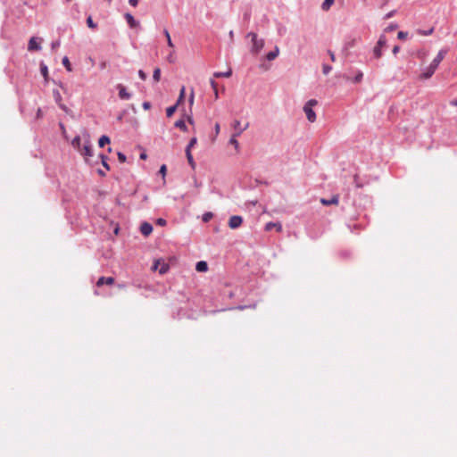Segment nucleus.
<instances>
[{
  "label": "nucleus",
  "mask_w": 457,
  "mask_h": 457,
  "mask_svg": "<svg viewBox=\"0 0 457 457\" xmlns=\"http://www.w3.org/2000/svg\"><path fill=\"white\" fill-rule=\"evenodd\" d=\"M247 38H250L252 41V46L250 48V52L253 54H257L264 46V40L262 38H259L257 34L254 32H249L246 35Z\"/></svg>",
  "instance_id": "f257e3e1"
},
{
  "label": "nucleus",
  "mask_w": 457,
  "mask_h": 457,
  "mask_svg": "<svg viewBox=\"0 0 457 457\" xmlns=\"http://www.w3.org/2000/svg\"><path fill=\"white\" fill-rule=\"evenodd\" d=\"M318 104L317 100L310 99L307 101L303 106V112L306 115L307 120L310 122H314L316 120V113L313 111L312 107Z\"/></svg>",
  "instance_id": "f03ea898"
},
{
  "label": "nucleus",
  "mask_w": 457,
  "mask_h": 457,
  "mask_svg": "<svg viewBox=\"0 0 457 457\" xmlns=\"http://www.w3.org/2000/svg\"><path fill=\"white\" fill-rule=\"evenodd\" d=\"M80 154L85 157V159L87 161V158L93 156V148L89 140V136L87 134L86 138L84 141V145L79 151Z\"/></svg>",
  "instance_id": "7ed1b4c3"
},
{
  "label": "nucleus",
  "mask_w": 457,
  "mask_h": 457,
  "mask_svg": "<svg viewBox=\"0 0 457 457\" xmlns=\"http://www.w3.org/2000/svg\"><path fill=\"white\" fill-rule=\"evenodd\" d=\"M386 38L384 35H381L373 49V54L376 58H380L382 55V47L386 45Z\"/></svg>",
  "instance_id": "20e7f679"
},
{
  "label": "nucleus",
  "mask_w": 457,
  "mask_h": 457,
  "mask_svg": "<svg viewBox=\"0 0 457 457\" xmlns=\"http://www.w3.org/2000/svg\"><path fill=\"white\" fill-rule=\"evenodd\" d=\"M232 128L235 129L233 133L235 136H240L245 129H248L249 123H246L244 127L241 126V122L238 120H235L232 124Z\"/></svg>",
  "instance_id": "39448f33"
},
{
  "label": "nucleus",
  "mask_w": 457,
  "mask_h": 457,
  "mask_svg": "<svg viewBox=\"0 0 457 457\" xmlns=\"http://www.w3.org/2000/svg\"><path fill=\"white\" fill-rule=\"evenodd\" d=\"M243 218L239 215H233L229 218L228 227L232 229H236L241 226Z\"/></svg>",
  "instance_id": "423d86ee"
},
{
  "label": "nucleus",
  "mask_w": 457,
  "mask_h": 457,
  "mask_svg": "<svg viewBox=\"0 0 457 457\" xmlns=\"http://www.w3.org/2000/svg\"><path fill=\"white\" fill-rule=\"evenodd\" d=\"M124 17L129 28L134 29L140 26V22L137 21L131 13L127 12Z\"/></svg>",
  "instance_id": "0eeeda50"
},
{
  "label": "nucleus",
  "mask_w": 457,
  "mask_h": 457,
  "mask_svg": "<svg viewBox=\"0 0 457 457\" xmlns=\"http://www.w3.org/2000/svg\"><path fill=\"white\" fill-rule=\"evenodd\" d=\"M117 89L119 91V97L122 100H129L131 97V94L129 93L126 87L122 84L117 85Z\"/></svg>",
  "instance_id": "6e6552de"
},
{
  "label": "nucleus",
  "mask_w": 457,
  "mask_h": 457,
  "mask_svg": "<svg viewBox=\"0 0 457 457\" xmlns=\"http://www.w3.org/2000/svg\"><path fill=\"white\" fill-rule=\"evenodd\" d=\"M29 51H37L41 49L40 42H37L36 37H31L29 41L28 46Z\"/></svg>",
  "instance_id": "1a4fd4ad"
},
{
  "label": "nucleus",
  "mask_w": 457,
  "mask_h": 457,
  "mask_svg": "<svg viewBox=\"0 0 457 457\" xmlns=\"http://www.w3.org/2000/svg\"><path fill=\"white\" fill-rule=\"evenodd\" d=\"M448 50L447 49H441L436 57L433 59L432 62L435 63V65L439 66L440 62L443 61L445 56L446 55Z\"/></svg>",
  "instance_id": "9d476101"
},
{
  "label": "nucleus",
  "mask_w": 457,
  "mask_h": 457,
  "mask_svg": "<svg viewBox=\"0 0 457 457\" xmlns=\"http://www.w3.org/2000/svg\"><path fill=\"white\" fill-rule=\"evenodd\" d=\"M53 96H54V99L55 103L58 104V106L62 110L65 111L66 110V106L62 104V96H61V93L59 92V90L54 89L53 90Z\"/></svg>",
  "instance_id": "9b49d317"
},
{
  "label": "nucleus",
  "mask_w": 457,
  "mask_h": 457,
  "mask_svg": "<svg viewBox=\"0 0 457 457\" xmlns=\"http://www.w3.org/2000/svg\"><path fill=\"white\" fill-rule=\"evenodd\" d=\"M153 231V226L149 222H143L140 227V232L144 236H149Z\"/></svg>",
  "instance_id": "f8f14e48"
},
{
  "label": "nucleus",
  "mask_w": 457,
  "mask_h": 457,
  "mask_svg": "<svg viewBox=\"0 0 457 457\" xmlns=\"http://www.w3.org/2000/svg\"><path fill=\"white\" fill-rule=\"evenodd\" d=\"M338 202H339V195H333L330 199H325V198H321L320 199V203L323 205L337 204Z\"/></svg>",
  "instance_id": "ddd939ff"
},
{
  "label": "nucleus",
  "mask_w": 457,
  "mask_h": 457,
  "mask_svg": "<svg viewBox=\"0 0 457 457\" xmlns=\"http://www.w3.org/2000/svg\"><path fill=\"white\" fill-rule=\"evenodd\" d=\"M113 282H114V278L112 277H108V278L101 277L98 278V280L96 282V286L101 287L104 284L112 285V284H113Z\"/></svg>",
  "instance_id": "4468645a"
},
{
  "label": "nucleus",
  "mask_w": 457,
  "mask_h": 457,
  "mask_svg": "<svg viewBox=\"0 0 457 457\" xmlns=\"http://www.w3.org/2000/svg\"><path fill=\"white\" fill-rule=\"evenodd\" d=\"M278 54H279V48H278V46H276L274 47V50L269 52L266 54V59L268 61H273V60H275L278 57Z\"/></svg>",
  "instance_id": "2eb2a0df"
},
{
  "label": "nucleus",
  "mask_w": 457,
  "mask_h": 457,
  "mask_svg": "<svg viewBox=\"0 0 457 457\" xmlns=\"http://www.w3.org/2000/svg\"><path fill=\"white\" fill-rule=\"evenodd\" d=\"M195 270L198 272H205L208 270V264L204 261H199L196 262Z\"/></svg>",
  "instance_id": "dca6fc26"
},
{
  "label": "nucleus",
  "mask_w": 457,
  "mask_h": 457,
  "mask_svg": "<svg viewBox=\"0 0 457 457\" xmlns=\"http://www.w3.org/2000/svg\"><path fill=\"white\" fill-rule=\"evenodd\" d=\"M273 228H276V229H277L278 231H281V230H282V226H281V224H280V223H278V222H271V221H270V222H268V223L265 225V229H266L267 231L271 230Z\"/></svg>",
  "instance_id": "f3484780"
},
{
  "label": "nucleus",
  "mask_w": 457,
  "mask_h": 457,
  "mask_svg": "<svg viewBox=\"0 0 457 457\" xmlns=\"http://www.w3.org/2000/svg\"><path fill=\"white\" fill-rule=\"evenodd\" d=\"M72 146L77 149L79 152L81 150V137L79 136H76L71 141Z\"/></svg>",
  "instance_id": "a211bd4d"
},
{
  "label": "nucleus",
  "mask_w": 457,
  "mask_h": 457,
  "mask_svg": "<svg viewBox=\"0 0 457 457\" xmlns=\"http://www.w3.org/2000/svg\"><path fill=\"white\" fill-rule=\"evenodd\" d=\"M435 72H433V71H431L429 69V67L428 66L424 71L423 72L420 74V79H428L429 78H431L433 76Z\"/></svg>",
  "instance_id": "6ab92c4d"
},
{
  "label": "nucleus",
  "mask_w": 457,
  "mask_h": 457,
  "mask_svg": "<svg viewBox=\"0 0 457 457\" xmlns=\"http://www.w3.org/2000/svg\"><path fill=\"white\" fill-rule=\"evenodd\" d=\"M186 155H187V162H188L189 165L192 167V169H195V162L194 161V158H193V155L191 154V151H189L188 149H186Z\"/></svg>",
  "instance_id": "aec40b11"
},
{
  "label": "nucleus",
  "mask_w": 457,
  "mask_h": 457,
  "mask_svg": "<svg viewBox=\"0 0 457 457\" xmlns=\"http://www.w3.org/2000/svg\"><path fill=\"white\" fill-rule=\"evenodd\" d=\"M174 126L179 129H181L182 131H187V127L185 123V121L183 120H179L175 122Z\"/></svg>",
  "instance_id": "412c9836"
},
{
  "label": "nucleus",
  "mask_w": 457,
  "mask_h": 457,
  "mask_svg": "<svg viewBox=\"0 0 457 457\" xmlns=\"http://www.w3.org/2000/svg\"><path fill=\"white\" fill-rule=\"evenodd\" d=\"M110 143V137L108 136H102L98 140V145L100 147H104L106 144Z\"/></svg>",
  "instance_id": "4be33fe9"
},
{
  "label": "nucleus",
  "mask_w": 457,
  "mask_h": 457,
  "mask_svg": "<svg viewBox=\"0 0 457 457\" xmlns=\"http://www.w3.org/2000/svg\"><path fill=\"white\" fill-rule=\"evenodd\" d=\"M231 74H232L231 70H228V71H225V72L217 71L213 74V76L216 78H221V77L228 78L231 76Z\"/></svg>",
  "instance_id": "5701e85b"
},
{
  "label": "nucleus",
  "mask_w": 457,
  "mask_h": 457,
  "mask_svg": "<svg viewBox=\"0 0 457 457\" xmlns=\"http://www.w3.org/2000/svg\"><path fill=\"white\" fill-rule=\"evenodd\" d=\"M62 62L63 66L65 67V69L68 71H72L71 64L70 60H69V58L67 56H64L62 58Z\"/></svg>",
  "instance_id": "b1692460"
},
{
  "label": "nucleus",
  "mask_w": 457,
  "mask_h": 457,
  "mask_svg": "<svg viewBox=\"0 0 457 457\" xmlns=\"http://www.w3.org/2000/svg\"><path fill=\"white\" fill-rule=\"evenodd\" d=\"M335 0H324V2L321 4V8L324 11H328L331 5L334 4Z\"/></svg>",
  "instance_id": "393cba45"
},
{
  "label": "nucleus",
  "mask_w": 457,
  "mask_h": 457,
  "mask_svg": "<svg viewBox=\"0 0 457 457\" xmlns=\"http://www.w3.org/2000/svg\"><path fill=\"white\" fill-rule=\"evenodd\" d=\"M40 72L42 74V76L46 79L47 78V75H48V68L47 66L44 63V62H41L40 63Z\"/></svg>",
  "instance_id": "a878e982"
},
{
  "label": "nucleus",
  "mask_w": 457,
  "mask_h": 457,
  "mask_svg": "<svg viewBox=\"0 0 457 457\" xmlns=\"http://www.w3.org/2000/svg\"><path fill=\"white\" fill-rule=\"evenodd\" d=\"M363 79V72L361 71H358L353 79L354 83H360Z\"/></svg>",
  "instance_id": "bb28decb"
},
{
  "label": "nucleus",
  "mask_w": 457,
  "mask_h": 457,
  "mask_svg": "<svg viewBox=\"0 0 457 457\" xmlns=\"http://www.w3.org/2000/svg\"><path fill=\"white\" fill-rule=\"evenodd\" d=\"M178 105H179V104H176L171 105V106H170V107H168V108L166 109V114H167V116H168V117H170V116H172V115H173V113H174V112H176V110H177Z\"/></svg>",
  "instance_id": "cd10ccee"
},
{
  "label": "nucleus",
  "mask_w": 457,
  "mask_h": 457,
  "mask_svg": "<svg viewBox=\"0 0 457 457\" xmlns=\"http://www.w3.org/2000/svg\"><path fill=\"white\" fill-rule=\"evenodd\" d=\"M237 137H238V136H235V135L233 134V135L231 136L230 139H229V144H230V145H233L237 150H238V148H239V143H238V141L237 140Z\"/></svg>",
  "instance_id": "c85d7f7f"
},
{
  "label": "nucleus",
  "mask_w": 457,
  "mask_h": 457,
  "mask_svg": "<svg viewBox=\"0 0 457 457\" xmlns=\"http://www.w3.org/2000/svg\"><path fill=\"white\" fill-rule=\"evenodd\" d=\"M161 78V70L159 68L154 69L153 73V79L154 81L158 82Z\"/></svg>",
  "instance_id": "c756f323"
},
{
  "label": "nucleus",
  "mask_w": 457,
  "mask_h": 457,
  "mask_svg": "<svg viewBox=\"0 0 457 457\" xmlns=\"http://www.w3.org/2000/svg\"><path fill=\"white\" fill-rule=\"evenodd\" d=\"M433 31H434L433 28H431L429 29H427V30H424V29H418L417 30L418 34L422 35V36H429V35H431L433 33Z\"/></svg>",
  "instance_id": "7c9ffc66"
},
{
  "label": "nucleus",
  "mask_w": 457,
  "mask_h": 457,
  "mask_svg": "<svg viewBox=\"0 0 457 457\" xmlns=\"http://www.w3.org/2000/svg\"><path fill=\"white\" fill-rule=\"evenodd\" d=\"M196 143H197V138H196L195 137H192V138L189 140V142H188V144H187V145L186 149H188L189 151H191V148H192V147H194V146L195 145V144H196Z\"/></svg>",
  "instance_id": "2f4dec72"
},
{
  "label": "nucleus",
  "mask_w": 457,
  "mask_h": 457,
  "mask_svg": "<svg viewBox=\"0 0 457 457\" xmlns=\"http://www.w3.org/2000/svg\"><path fill=\"white\" fill-rule=\"evenodd\" d=\"M100 157L102 159V164L103 166L106 169V170H110V166L109 164L107 163V159L108 157L103 154H100Z\"/></svg>",
  "instance_id": "473e14b6"
},
{
  "label": "nucleus",
  "mask_w": 457,
  "mask_h": 457,
  "mask_svg": "<svg viewBox=\"0 0 457 457\" xmlns=\"http://www.w3.org/2000/svg\"><path fill=\"white\" fill-rule=\"evenodd\" d=\"M397 28H398L397 23H391V24H389V25L385 29V31H386V32H391V31L395 30Z\"/></svg>",
  "instance_id": "72a5a7b5"
},
{
  "label": "nucleus",
  "mask_w": 457,
  "mask_h": 457,
  "mask_svg": "<svg viewBox=\"0 0 457 457\" xmlns=\"http://www.w3.org/2000/svg\"><path fill=\"white\" fill-rule=\"evenodd\" d=\"M332 71V67L328 64L322 65V72L325 75H328Z\"/></svg>",
  "instance_id": "f704fd0d"
},
{
  "label": "nucleus",
  "mask_w": 457,
  "mask_h": 457,
  "mask_svg": "<svg viewBox=\"0 0 457 457\" xmlns=\"http://www.w3.org/2000/svg\"><path fill=\"white\" fill-rule=\"evenodd\" d=\"M87 26H88L89 28H91V29H96V24L93 21V20H92V17H91V16L87 17Z\"/></svg>",
  "instance_id": "c9c22d12"
},
{
  "label": "nucleus",
  "mask_w": 457,
  "mask_h": 457,
  "mask_svg": "<svg viewBox=\"0 0 457 457\" xmlns=\"http://www.w3.org/2000/svg\"><path fill=\"white\" fill-rule=\"evenodd\" d=\"M213 214L212 212H205L203 215V220L204 222L209 221L212 218Z\"/></svg>",
  "instance_id": "e433bc0d"
},
{
  "label": "nucleus",
  "mask_w": 457,
  "mask_h": 457,
  "mask_svg": "<svg viewBox=\"0 0 457 457\" xmlns=\"http://www.w3.org/2000/svg\"><path fill=\"white\" fill-rule=\"evenodd\" d=\"M167 61L170 62V63H173L175 62L176 61V57L174 55V52H171L169 54V55L167 56Z\"/></svg>",
  "instance_id": "4c0bfd02"
},
{
  "label": "nucleus",
  "mask_w": 457,
  "mask_h": 457,
  "mask_svg": "<svg viewBox=\"0 0 457 457\" xmlns=\"http://www.w3.org/2000/svg\"><path fill=\"white\" fill-rule=\"evenodd\" d=\"M184 96H185V87H182L180 89V92H179V96L178 102H177L178 104L183 100Z\"/></svg>",
  "instance_id": "58836bf2"
},
{
  "label": "nucleus",
  "mask_w": 457,
  "mask_h": 457,
  "mask_svg": "<svg viewBox=\"0 0 457 457\" xmlns=\"http://www.w3.org/2000/svg\"><path fill=\"white\" fill-rule=\"evenodd\" d=\"M118 160L120 162H125L126 160H127V157L124 154L119 152L118 153Z\"/></svg>",
  "instance_id": "ea45409f"
},
{
  "label": "nucleus",
  "mask_w": 457,
  "mask_h": 457,
  "mask_svg": "<svg viewBox=\"0 0 457 457\" xmlns=\"http://www.w3.org/2000/svg\"><path fill=\"white\" fill-rule=\"evenodd\" d=\"M407 36H408V32H405V31H399L397 34V37L399 39H404L407 37Z\"/></svg>",
  "instance_id": "a19ab883"
},
{
  "label": "nucleus",
  "mask_w": 457,
  "mask_h": 457,
  "mask_svg": "<svg viewBox=\"0 0 457 457\" xmlns=\"http://www.w3.org/2000/svg\"><path fill=\"white\" fill-rule=\"evenodd\" d=\"M138 76H139V78H140L142 80H145V79H146V77H147V76H146V74H145V72L144 71H142V70H139V71H138Z\"/></svg>",
  "instance_id": "79ce46f5"
},
{
  "label": "nucleus",
  "mask_w": 457,
  "mask_h": 457,
  "mask_svg": "<svg viewBox=\"0 0 457 457\" xmlns=\"http://www.w3.org/2000/svg\"><path fill=\"white\" fill-rule=\"evenodd\" d=\"M166 170H167L166 165H165V164H162V165L160 167V170H159V172L162 175V177H164V176H165V174H166Z\"/></svg>",
  "instance_id": "37998d69"
},
{
  "label": "nucleus",
  "mask_w": 457,
  "mask_h": 457,
  "mask_svg": "<svg viewBox=\"0 0 457 457\" xmlns=\"http://www.w3.org/2000/svg\"><path fill=\"white\" fill-rule=\"evenodd\" d=\"M395 14V10L390 11L389 12H387V13L385 15L384 19H385V20L390 19V18H392Z\"/></svg>",
  "instance_id": "c03bdc74"
},
{
  "label": "nucleus",
  "mask_w": 457,
  "mask_h": 457,
  "mask_svg": "<svg viewBox=\"0 0 457 457\" xmlns=\"http://www.w3.org/2000/svg\"><path fill=\"white\" fill-rule=\"evenodd\" d=\"M60 45H61L60 41L56 40V41L52 42L51 47H52V49H56L60 46Z\"/></svg>",
  "instance_id": "a18cd8bd"
},
{
  "label": "nucleus",
  "mask_w": 457,
  "mask_h": 457,
  "mask_svg": "<svg viewBox=\"0 0 457 457\" xmlns=\"http://www.w3.org/2000/svg\"><path fill=\"white\" fill-rule=\"evenodd\" d=\"M167 270H168V266H167L166 264H163V265L160 268L159 272H160L161 274H164V273H166V272H167Z\"/></svg>",
  "instance_id": "49530a36"
},
{
  "label": "nucleus",
  "mask_w": 457,
  "mask_h": 457,
  "mask_svg": "<svg viewBox=\"0 0 457 457\" xmlns=\"http://www.w3.org/2000/svg\"><path fill=\"white\" fill-rule=\"evenodd\" d=\"M156 223L160 226H165L166 220L162 218H159V219H157Z\"/></svg>",
  "instance_id": "de8ad7c7"
},
{
  "label": "nucleus",
  "mask_w": 457,
  "mask_h": 457,
  "mask_svg": "<svg viewBox=\"0 0 457 457\" xmlns=\"http://www.w3.org/2000/svg\"><path fill=\"white\" fill-rule=\"evenodd\" d=\"M142 106L145 110H149L151 108V103L145 101L143 103Z\"/></svg>",
  "instance_id": "09e8293b"
},
{
  "label": "nucleus",
  "mask_w": 457,
  "mask_h": 457,
  "mask_svg": "<svg viewBox=\"0 0 457 457\" xmlns=\"http://www.w3.org/2000/svg\"><path fill=\"white\" fill-rule=\"evenodd\" d=\"M129 4L133 6V7H136L138 4V0H129Z\"/></svg>",
  "instance_id": "8fccbe9b"
},
{
  "label": "nucleus",
  "mask_w": 457,
  "mask_h": 457,
  "mask_svg": "<svg viewBox=\"0 0 457 457\" xmlns=\"http://www.w3.org/2000/svg\"><path fill=\"white\" fill-rule=\"evenodd\" d=\"M428 67H429V69H430L431 71H433V72H435L438 66H437V65H435V63H433V62H431V63L429 64V66H428Z\"/></svg>",
  "instance_id": "3c124183"
},
{
  "label": "nucleus",
  "mask_w": 457,
  "mask_h": 457,
  "mask_svg": "<svg viewBox=\"0 0 457 457\" xmlns=\"http://www.w3.org/2000/svg\"><path fill=\"white\" fill-rule=\"evenodd\" d=\"M167 45H168V46H169V47H170V48H173V47H174V45H173L172 40H171V38H170V37H168V38H167Z\"/></svg>",
  "instance_id": "603ef678"
},
{
  "label": "nucleus",
  "mask_w": 457,
  "mask_h": 457,
  "mask_svg": "<svg viewBox=\"0 0 457 457\" xmlns=\"http://www.w3.org/2000/svg\"><path fill=\"white\" fill-rule=\"evenodd\" d=\"M328 54L330 56L331 61L335 62V60H336L335 54L332 51H330V50H328Z\"/></svg>",
  "instance_id": "864d4df0"
},
{
  "label": "nucleus",
  "mask_w": 457,
  "mask_h": 457,
  "mask_svg": "<svg viewBox=\"0 0 457 457\" xmlns=\"http://www.w3.org/2000/svg\"><path fill=\"white\" fill-rule=\"evenodd\" d=\"M220 124L216 123L215 127H214V131H215L216 135H218L220 133Z\"/></svg>",
  "instance_id": "5fc2aeb1"
},
{
  "label": "nucleus",
  "mask_w": 457,
  "mask_h": 457,
  "mask_svg": "<svg viewBox=\"0 0 457 457\" xmlns=\"http://www.w3.org/2000/svg\"><path fill=\"white\" fill-rule=\"evenodd\" d=\"M399 51H400V46H395L393 50H392L394 54H396Z\"/></svg>",
  "instance_id": "6e6d98bb"
},
{
  "label": "nucleus",
  "mask_w": 457,
  "mask_h": 457,
  "mask_svg": "<svg viewBox=\"0 0 457 457\" xmlns=\"http://www.w3.org/2000/svg\"><path fill=\"white\" fill-rule=\"evenodd\" d=\"M210 83L213 90L217 89V83L213 79H211Z\"/></svg>",
  "instance_id": "4d7b16f0"
},
{
  "label": "nucleus",
  "mask_w": 457,
  "mask_h": 457,
  "mask_svg": "<svg viewBox=\"0 0 457 457\" xmlns=\"http://www.w3.org/2000/svg\"><path fill=\"white\" fill-rule=\"evenodd\" d=\"M163 34H164V36L166 37V38L170 37V33H169L168 29H165L163 30Z\"/></svg>",
  "instance_id": "13d9d810"
},
{
  "label": "nucleus",
  "mask_w": 457,
  "mask_h": 457,
  "mask_svg": "<svg viewBox=\"0 0 457 457\" xmlns=\"http://www.w3.org/2000/svg\"><path fill=\"white\" fill-rule=\"evenodd\" d=\"M193 102H194V92H192L190 96H189V103L192 104Z\"/></svg>",
  "instance_id": "bf43d9fd"
},
{
  "label": "nucleus",
  "mask_w": 457,
  "mask_h": 457,
  "mask_svg": "<svg viewBox=\"0 0 457 457\" xmlns=\"http://www.w3.org/2000/svg\"><path fill=\"white\" fill-rule=\"evenodd\" d=\"M228 36H229L230 40H233V37H234V31H233V30H230V31H229V33H228Z\"/></svg>",
  "instance_id": "052dcab7"
},
{
  "label": "nucleus",
  "mask_w": 457,
  "mask_h": 457,
  "mask_svg": "<svg viewBox=\"0 0 457 457\" xmlns=\"http://www.w3.org/2000/svg\"><path fill=\"white\" fill-rule=\"evenodd\" d=\"M146 156H147V155H146V154L142 153V154H140V159L145 160V159H146Z\"/></svg>",
  "instance_id": "680f3d73"
},
{
  "label": "nucleus",
  "mask_w": 457,
  "mask_h": 457,
  "mask_svg": "<svg viewBox=\"0 0 457 457\" xmlns=\"http://www.w3.org/2000/svg\"><path fill=\"white\" fill-rule=\"evenodd\" d=\"M451 104L454 105V106H457V99H454V100L451 101Z\"/></svg>",
  "instance_id": "e2e57ef3"
},
{
  "label": "nucleus",
  "mask_w": 457,
  "mask_h": 457,
  "mask_svg": "<svg viewBox=\"0 0 457 457\" xmlns=\"http://www.w3.org/2000/svg\"><path fill=\"white\" fill-rule=\"evenodd\" d=\"M41 113H42L41 109H40V108H39V109H37V117H40V116H41Z\"/></svg>",
  "instance_id": "0e129e2a"
},
{
  "label": "nucleus",
  "mask_w": 457,
  "mask_h": 457,
  "mask_svg": "<svg viewBox=\"0 0 457 457\" xmlns=\"http://www.w3.org/2000/svg\"><path fill=\"white\" fill-rule=\"evenodd\" d=\"M353 46V41L346 44V47H352Z\"/></svg>",
  "instance_id": "69168bd1"
},
{
  "label": "nucleus",
  "mask_w": 457,
  "mask_h": 457,
  "mask_svg": "<svg viewBox=\"0 0 457 457\" xmlns=\"http://www.w3.org/2000/svg\"><path fill=\"white\" fill-rule=\"evenodd\" d=\"M213 91H214L215 99H218V97H219L218 89H215Z\"/></svg>",
  "instance_id": "338daca9"
},
{
  "label": "nucleus",
  "mask_w": 457,
  "mask_h": 457,
  "mask_svg": "<svg viewBox=\"0 0 457 457\" xmlns=\"http://www.w3.org/2000/svg\"><path fill=\"white\" fill-rule=\"evenodd\" d=\"M187 120H188V122H189V123H191V124H193V123H194V120H193V119H192L191 117H188V118H187Z\"/></svg>",
  "instance_id": "774afa93"
}]
</instances>
